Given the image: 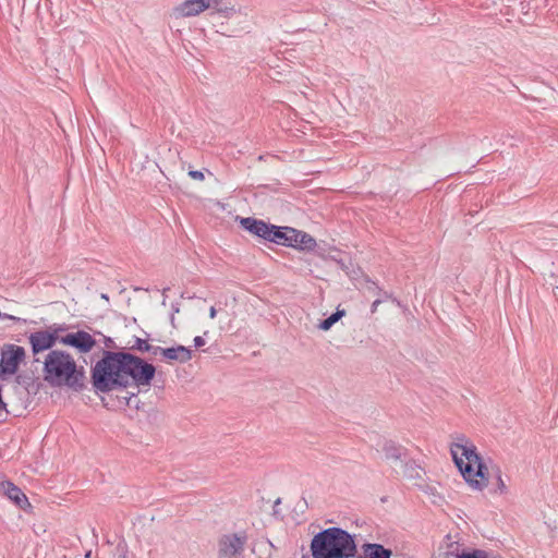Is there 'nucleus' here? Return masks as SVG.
<instances>
[{"instance_id": "1", "label": "nucleus", "mask_w": 558, "mask_h": 558, "mask_svg": "<svg viewBox=\"0 0 558 558\" xmlns=\"http://www.w3.org/2000/svg\"><path fill=\"white\" fill-rule=\"evenodd\" d=\"M155 375V367L142 359L128 353L108 352L93 368V385L107 392L131 384L148 386Z\"/></svg>"}, {"instance_id": "2", "label": "nucleus", "mask_w": 558, "mask_h": 558, "mask_svg": "<svg viewBox=\"0 0 558 558\" xmlns=\"http://www.w3.org/2000/svg\"><path fill=\"white\" fill-rule=\"evenodd\" d=\"M450 452L454 464L463 478L475 489L482 490L488 485L494 486V493L507 495L509 492L507 481L501 469L496 465H486L477 453L474 444L463 435H458L450 445Z\"/></svg>"}, {"instance_id": "3", "label": "nucleus", "mask_w": 558, "mask_h": 558, "mask_svg": "<svg viewBox=\"0 0 558 558\" xmlns=\"http://www.w3.org/2000/svg\"><path fill=\"white\" fill-rule=\"evenodd\" d=\"M43 375L44 380L51 387H68L75 391L84 387V367L77 365L74 357L62 350H52L46 355Z\"/></svg>"}, {"instance_id": "4", "label": "nucleus", "mask_w": 558, "mask_h": 558, "mask_svg": "<svg viewBox=\"0 0 558 558\" xmlns=\"http://www.w3.org/2000/svg\"><path fill=\"white\" fill-rule=\"evenodd\" d=\"M313 558H349V533L329 527L317 533L311 542Z\"/></svg>"}, {"instance_id": "5", "label": "nucleus", "mask_w": 558, "mask_h": 558, "mask_svg": "<svg viewBox=\"0 0 558 558\" xmlns=\"http://www.w3.org/2000/svg\"><path fill=\"white\" fill-rule=\"evenodd\" d=\"M24 357L25 350L22 347L14 344L5 345L1 352L0 379L14 375Z\"/></svg>"}, {"instance_id": "6", "label": "nucleus", "mask_w": 558, "mask_h": 558, "mask_svg": "<svg viewBox=\"0 0 558 558\" xmlns=\"http://www.w3.org/2000/svg\"><path fill=\"white\" fill-rule=\"evenodd\" d=\"M351 281H353L355 288L366 300L375 298L372 303V313H375L377 306L381 303V300L378 298L380 290L376 282L369 280L360 269L351 272Z\"/></svg>"}, {"instance_id": "7", "label": "nucleus", "mask_w": 558, "mask_h": 558, "mask_svg": "<svg viewBox=\"0 0 558 558\" xmlns=\"http://www.w3.org/2000/svg\"><path fill=\"white\" fill-rule=\"evenodd\" d=\"M60 342L75 348L81 353H87L96 345L95 339L86 331H76L61 337Z\"/></svg>"}, {"instance_id": "8", "label": "nucleus", "mask_w": 558, "mask_h": 558, "mask_svg": "<svg viewBox=\"0 0 558 558\" xmlns=\"http://www.w3.org/2000/svg\"><path fill=\"white\" fill-rule=\"evenodd\" d=\"M245 539L238 535H226L219 541L218 558H238L243 551Z\"/></svg>"}, {"instance_id": "9", "label": "nucleus", "mask_w": 558, "mask_h": 558, "mask_svg": "<svg viewBox=\"0 0 558 558\" xmlns=\"http://www.w3.org/2000/svg\"><path fill=\"white\" fill-rule=\"evenodd\" d=\"M208 10L207 0H185L173 8L172 16L175 19H185L197 16Z\"/></svg>"}, {"instance_id": "10", "label": "nucleus", "mask_w": 558, "mask_h": 558, "mask_svg": "<svg viewBox=\"0 0 558 558\" xmlns=\"http://www.w3.org/2000/svg\"><path fill=\"white\" fill-rule=\"evenodd\" d=\"M288 240L289 241L287 246H291L302 251H312L316 246V241L313 236L293 228H290V230H288Z\"/></svg>"}, {"instance_id": "11", "label": "nucleus", "mask_w": 558, "mask_h": 558, "mask_svg": "<svg viewBox=\"0 0 558 558\" xmlns=\"http://www.w3.org/2000/svg\"><path fill=\"white\" fill-rule=\"evenodd\" d=\"M56 336L48 331H37L31 335L29 341L34 353L43 352L53 347Z\"/></svg>"}, {"instance_id": "12", "label": "nucleus", "mask_w": 558, "mask_h": 558, "mask_svg": "<svg viewBox=\"0 0 558 558\" xmlns=\"http://www.w3.org/2000/svg\"><path fill=\"white\" fill-rule=\"evenodd\" d=\"M240 223L244 229L259 238L268 240L270 236L272 226L262 220H256L254 218H242Z\"/></svg>"}, {"instance_id": "13", "label": "nucleus", "mask_w": 558, "mask_h": 558, "mask_svg": "<svg viewBox=\"0 0 558 558\" xmlns=\"http://www.w3.org/2000/svg\"><path fill=\"white\" fill-rule=\"evenodd\" d=\"M208 10L211 13L220 14L223 17L230 19L238 13L236 5L233 0H207Z\"/></svg>"}, {"instance_id": "14", "label": "nucleus", "mask_w": 558, "mask_h": 558, "mask_svg": "<svg viewBox=\"0 0 558 558\" xmlns=\"http://www.w3.org/2000/svg\"><path fill=\"white\" fill-rule=\"evenodd\" d=\"M161 355L169 361H178L185 363L192 359V350L184 345H178L174 348H158Z\"/></svg>"}, {"instance_id": "15", "label": "nucleus", "mask_w": 558, "mask_h": 558, "mask_svg": "<svg viewBox=\"0 0 558 558\" xmlns=\"http://www.w3.org/2000/svg\"><path fill=\"white\" fill-rule=\"evenodd\" d=\"M381 451L384 453L386 461L393 465L402 463L403 457L405 456V449L395 444L393 441H386L383 445Z\"/></svg>"}, {"instance_id": "16", "label": "nucleus", "mask_w": 558, "mask_h": 558, "mask_svg": "<svg viewBox=\"0 0 558 558\" xmlns=\"http://www.w3.org/2000/svg\"><path fill=\"white\" fill-rule=\"evenodd\" d=\"M7 496L14 501L19 507L25 509L29 506L26 495L15 485L8 483L5 487Z\"/></svg>"}, {"instance_id": "17", "label": "nucleus", "mask_w": 558, "mask_h": 558, "mask_svg": "<svg viewBox=\"0 0 558 558\" xmlns=\"http://www.w3.org/2000/svg\"><path fill=\"white\" fill-rule=\"evenodd\" d=\"M364 555L366 558H390L391 551L379 544H366Z\"/></svg>"}, {"instance_id": "18", "label": "nucleus", "mask_w": 558, "mask_h": 558, "mask_svg": "<svg viewBox=\"0 0 558 558\" xmlns=\"http://www.w3.org/2000/svg\"><path fill=\"white\" fill-rule=\"evenodd\" d=\"M288 230H290L289 227H271L270 236L268 241L275 242L280 245H287L288 244Z\"/></svg>"}, {"instance_id": "19", "label": "nucleus", "mask_w": 558, "mask_h": 558, "mask_svg": "<svg viewBox=\"0 0 558 558\" xmlns=\"http://www.w3.org/2000/svg\"><path fill=\"white\" fill-rule=\"evenodd\" d=\"M347 314L345 310H337L336 313L331 314L328 318L322 320L318 325H317V328L323 330V331H327L329 330L339 319H341L342 317H344Z\"/></svg>"}, {"instance_id": "20", "label": "nucleus", "mask_w": 558, "mask_h": 558, "mask_svg": "<svg viewBox=\"0 0 558 558\" xmlns=\"http://www.w3.org/2000/svg\"><path fill=\"white\" fill-rule=\"evenodd\" d=\"M189 175L196 181H203L205 179V175L202 171L198 170H191L189 171Z\"/></svg>"}, {"instance_id": "21", "label": "nucleus", "mask_w": 558, "mask_h": 558, "mask_svg": "<svg viewBox=\"0 0 558 558\" xmlns=\"http://www.w3.org/2000/svg\"><path fill=\"white\" fill-rule=\"evenodd\" d=\"M205 343H206V342H205V340H204V338H203V337H201V336H196V337L194 338V345H195L196 348H201V347L205 345Z\"/></svg>"}, {"instance_id": "22", "label": "nucleus", "mask_w": 558, "mask_h": 558, "mask_svg": "<svg viewBox=\"0 0 558 558\" xmlns=\"http://www.w3.org/2000/svg\"><path fill=\"white\" fill-rule=\"evenodd\" d=\"M350 550H351V557H353L355 551H356V546H355V543H354V539H353L352 536H351V547H350Z\"/></svg>"}, {"instance_id": "23", "label": "nucleus", "mask_w": 558, "mask_h": 558, "mask_svg": "<svg viewBox=\"0 0 558 558\" xmlns=\"http://www.w3.org/2000/svg\"><path fill=\"white\" fill-rule=\"evenodd\" d=\"M216 315H217V310H216L214 306H211V307L209 308V317H210L211 319H214V318L216 317Z\"/></svg>"}, {"instance_id": "24", "label": "nucleus", "mask_w": 558, "mask_h": 558, "mask_svg": "<svg viewBox=\"0 0 558 558\" xmlns=\"http://www.w3.org/2000/svg\"><path fill=\"white\" fill-rule=\"evenodd\" d=\"M90 557H92V553L90 551L86 553L85 558H90Z\"/></svg>"}, {"instance_id": "25", "label": "nucleus", "mask_w": 558, "mask_h": 558, "mask_svg": "<svg viewBox=\"0 0 558 558\" xmlns=\"http://www.w3.org/2000/svg\"><path fill=\"white\" fill-rule=\"evenodd\" d=\"M171 324H172L173 327H175V325H174V316L173 315L171 317Z\"/></svg>"}]
</instances>
